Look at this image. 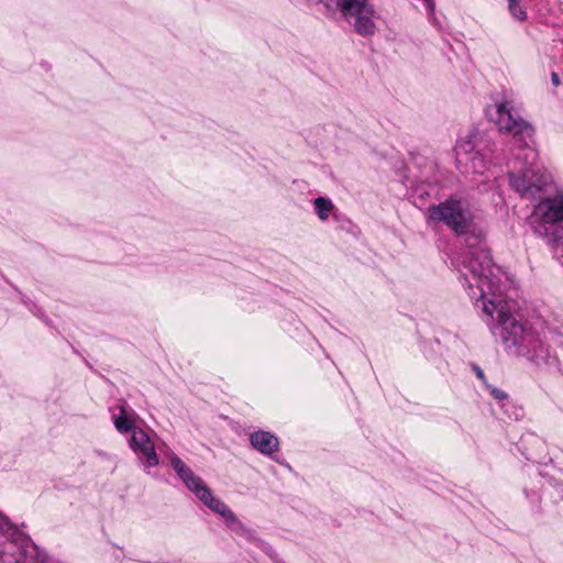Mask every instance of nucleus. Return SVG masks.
Segmentation results:
<instances>
[{
    "instance_id": "nucleus-1",
    "label": "nucleus",
    "mask_w": 563,
    "mask_h": 563,
    "mask_svg": "<svg viewBox=\"0 0 563 563\" xmlns=\"http://www.w3.org/2000/svg\"><path fill=\"white\" fill-rule=\"evenodd\" d=\"M432 221L443 222L459 235L466 234L467 250L452 258L451 264L457 278L482 310V317L495 336H499L508 354L522 356L545 371H559V360L554 352L531 328L519 322L510 300L509 291L514 280L493 263L489 251L481 233H471L473 217L465 203L448 199L428 208Z\"/></svg>"
},
{
    "instance_id": "nucleus-2",
    "label": "nucleus",
    "mask_w": 563,
    "mask_h": 563,
    "mask_svg": "<svg viewBox=\"0 0 563 563\" xmlns=\"http://www.w3.org/2000/svg\"><path fill=\"white\" fill-rule=\"evenodd\" d=\"M512 150L517 152L508 162L510 185L522 198L534 199L550 184L551 176L536 163L538 154L528 140Z\"/></svg>"
},
{
    "instance_id": "nucleus-3",
    "label": "nucleus",
    "mask_w": 563,
    "mask_h": 563,
    "mask_svg": "<svg viewBox=\"0 0 563 563\" xmlns=\"http://www.w3.org/2000/svg\"><path fill=\"white\" fill-rule=\"evenodd\" d=\"M19 529L0 512V562L46 563L44 554L29 539H20Z\"/></svg>"
},
{
    "instance_id": "nucleus-4",
    "label": "nucleus",
    "mask_w": 563,
    "mask_h": 563,
    "mask_svg": "<svg viewBox=\"0 0 563 563\" xmlns=\"http://www.w3.org/2000/svg\"><path fill=\"white\" fill-rule=\"evenodd\" d=\"M455 162L457 168L465 174L483 175L489 164L497 158L493 157L494 150L489 145L479 146L473 140H461L455 145Z\"/></svg>"
},
{
    "instance_id": "nucleus-5",
    "label": "nucleus",
    "mask_w": 563,
    "mask_h": 563,
    "mask_svg": "<svg viewBox=\"0 0 563 563\" xmlns=\"http://www.w3.org/2000/svg\"><path fill=\"white\" fill-rule=\"evenodd\" d=\"M490 117L496 121L499 130L512 134V147L531 140L533 135V128L516 113L508 101L500 102L495 107V114Z\"/></svg>"
},
{
    "instance_id": "nucleus-6",
    "label": "nucleus",
    "mask_w": 563,
    "mask_h": 563,
    "mask_svg": "<svg viewBox=\"0 0 563 563\" xmlns=\"http://www.w3.org/2000/svg\"><path fill=\"white\" fill-rule=\"evenodd\" d=\"M533 217L544 228L549 243L552 245L558 241L560 230H563V194H556L553 197L541 200L533 210Z\"/></svg>"
},
{
    "instance_id": "nucleus-7",
    "label": "nucleus",
    "mask_w": 563,
    "mask_h": 563,
    "mask_svg": "<svg viewBox=\"0 0 563 563\" xmlns=\"http://www.w3.org/2000/svg\"><path fill=\"white\" fill-rule=\"evenodd\" d=\"M129 448L136 455L140 465L144 472L150 473V470L159 464V457L156 452L155 443L150 434L143 430H134L129 439Z\"/></svg>"
},
{
    "instance_id": "nucleus-8",
    "label": "nucleus",
    "mask_w": 563,
    "mask_h": 563,
    "mask_svg": "<svg viewBox=\"0 0 563 563\" xmlns=\"http://www.w3.org/2000/svg\"><path fill=\"white\" fill-rule=\"evenodd\" d=\"M343 18L352 23L354 31L361 36L371 37L377 31L376 20L379 14L369 1L343 14Z\"/></svg>"
},
{
    "instance_id": "nucleus-9",
    "label": "nucleus",
    "mask_w": 563,
    "mask_h": 563,
    "mask_svg": "<svg viewBox=\"0 0 563 563\" xmlns=\"http://www.w3.org/2000/svg\"><path fill=\"white\" fill-rule=\"evenodd\" d=\"M167 457L178 477L191 493L196 494L200 487L206 485L177 454L170 452Z\"/></svg>"
},
{
    "instance_id": "nucleus-10",
    "label": "nucleus",
    "mask_w": 563,
    "mask_h": 563,
    "mask_svg": "<svg viewBox=\"0 0 563 563\" xmlns=\"http://www.w3.org/2000/svg\"><path fill=\"white\" fill-rule=\"evenodd\" d=\"M250 443L254 450L263 455H272L279 450L278 438L265 430H256L250 434Z\"/></svg>"
},
{
    "instance_id": "nucleus-11",
    "label": "nucleus",
    "mask_w": 563,
    "mask_h": 563,
    "mask_svg": "<svg viewBox=\"0 0 563 563\" xmlns=\"http://www.w3.org/2000/svg\"><path fill=\"white\" fill-rule=\"evenodd\" d=\"M195 496L205 504L210 510L220 515L225 521L234 512L221 499L214 497L207 485H203L196 492Z\"/></svg>"
},
{
    "instance_id": "nucleus-12",
    "label": "nucleus",
    "mask_w": 563,
    "mask_h": 563,
    "mask_svg": "<svg viewBox=\"0 0 563 563\" xmlns=\"http://www.w3.org/2000/svg\"><path fill=\"white\" fill-rule=\"evenodd\" d=\"M195 496L205 504L210 510L220 515L225 521L234 512L221 499L214 497L207 485H203L196 492Z\"/></svg>"
},
{
    "instance_id": "nucleus-13",
    "label": "nucleus",
    "mask_w": 563,
    "mask_h": 563,
    "mask_svg": "<svg viewBox=\"0 0 563 563\" xmlns=\"http://www.w3.org/2000/svg\"><path fill=\"white\" fill-rule=\"evenodd\" d=\"M113 423L118 432L133 434L134 430H140L134 421L128 416L124 406H120V415L113 416Z\"/></svg>"
},
{
    "instance_id": "nucleus-14",
    "label": "nucleus",
    "mask_w": 563,
    "mask_h": 563,
    "mask_svg": "<svg viewBox=\"0 0 563 563\" xmlns=\"http://www.w3.org/2000/svg\"><path fill=\"white\" fill-rule=\"evenodd\" d=\"M314 211L322 221L329 219L331 211L334 209L333 202L329 198L318 197L313 200Z\"/></svg>"
},
{
    "instance_id": "nucleus-15",
    "label": "nucleus",
    "mask_w": 563,
    "mask_h": 563,
    "mask_svg": "<svg viewBox=\"0 0 563 563\" xmlns=\"http://www.w3.org/2000/svg\"><path fill=\"white\" fill-rule=\"evenodd\" d=\"M508 10L511 15L518 21H525L527 19L526 9L519 4L518 0H507Z\"/></svg>"
},
{
    "instance_id": "nucleus-16",
    "label": "nucleus",
    "mask_w": 563,
    "mask_h": 563,
    "mask_svg": "<svg viewBox=\"0 0 563 563\" xmlns=\"http://www.w3.org/2000/svg\"><path fill=\"white\" fill-rule=\"evenodd\" d=\"M368 0H335L342 15L366 3Z\"/></svg>"
},
{
    "instance_id": "nucleus-17",
    "label": "nucleus",
    "mask_w": 563,
    "mask_h": 563,
    "mask_svg": "<svg viewBox=\"0 0 563 563\" xmlns=\"http://www.w3.org/2000/svg\"><path fill=\"white\" fill-rule=\"evenodd\" d=\"M227 527L235 534L245 526L239 518L233 514L225 521Z\"/></svg>"
},
{
    "instance_id": "nucleus-18",
    "label": "nucleus",
    "mask_w": 563,
    "mask_h": 563,
    "mask_svg": "<svg viewBox=\"0 0 563 563\" xmlns=\"http://www.w3.org/2000/svg\"><path fill=\"white\" fill-rule=\"evenodd\" d=\"M258 549H261L263 552H265L269 558L274 559L276 556L275 550L264 540L260 539L258 537L254 541V543Z\"/></svg>"
},
{
    "instance_id": "nucleus-19",
    "label": "nucleus",
    "mask_w": 563,
    "mask_h": 563,
    "mask_svg": "<svg viewBox=\"0 0 563 563\" xmlns=\"http://www.w3.org/2000/svg\"><path fill=\"white\" fill-rule=\"evenodd\" d=\"M486 387L489 391V394L498 401L503 402L505 400H508V394L504 390L498 389L497 387H494L493 385L486 384Z\"/></svg>"
},
{
    "instance_id": "nucleus-20",
    "label": "nucleus",
    "mask_w": 563,
    "mask_h": 563,
    "mask_svg": "<svg viewBox=\"0 0 563 563\" xmlns=\"http://www.w3.org/2000/svg\"><path fill=\"white\" fill-rule=\"evenodd\" d=\"M236 534L252 543H254V541L257 538V536L255 534V531L247 528L246 526H244Z\"/></svg>"
},
{
    "instance_id": "nucleus-21",
    "label": "nucleus",
    "mask_w": 563,
    "mask_h": 563,
    "mask_svg": "<svg viewBox=\"0 0 563 563\" xmlns=\"http://www.w3.org/2000/svg\"><path fill=\"white\" fill-rule=\"evenodd\" d=\"M552 246L555 254L563 258V229L559 231L558 241Z\"/></svg>"
},
{
    "instance_id": "nucleus-22",
    "label": "nucleus",
    "mask_w": 563,
    "mask_h": 563,
    "mask_svg": "<svg viewBox=\"0 0 563 563\" xmlns=\"http://www.w3.org/2000/svg\"><path fill=\"white\" fill-rule=\"evenodd\" d=\"M424 5H426V9H427V12H428V15L431 18L434 15V9H435V3H434V0H422Z\"/></svg>"
},
{
    "instance_id": "nucleus-23",
    "label": "nucleus",
    "mask_w": 563,
    "mask_h": 563,
    "mask_svg": "<svg viewBox=\"0 0 563 563\" xmlns=\"http://www.w3.org/2000/svg\"><path fill=\"white\" fill-rule=\"evenodd\" d=\"M95 454L97 456H99L100 459L102 460H106V461H109V462H113L114 461V456L108 452H104L102 450H95Z\"/></svg>"
},
{
    "instance_id": "nucleus-24",
    "label": "nucleus",
    "mask_w": 563,
    "mask_h": 563,
    "mask_svg": "<svg viewBox=\"0 0 563 563\" xmlns=\"http://www.w3.org/2000/svg\"><path fill=\"white\" fill-rule=\"evenodd\" d=\"M473 369H474L477 378H479L484 384H487L486 383V376H485L483 369L479 366H477V365H474Z\"/></svg>"
},
{
    "instance_id": "nucleus-25",
    "label": "nucleus",
    "mask_w": 563,
    "mask_h": 563,
    "mask_svg": "<svg viewBox=\"0 0 563 563\" xmlns=\"http://www.w3.org/2000/svg\"><path fill=\"white\" fill-rule=\"evenodd\" d=\"M551 81L555 87L560 85V77L556 73L551 74Z\"/></svg>"
},
{
    "instance_id": "nucleus-26",
    "label": "nucleus",
    "mask_w": 563,
    "mask_h": 563,
    "mask_svg": "<svg viewBox=\"0 0 563 563\" xmlns=\"http://www.w3.org/2000/svg\"><path fill=\"white\" fill-rule=\"evenodd\" d=\"M317 2H318V3H321V2H322V0H317Z\"/></svg>"
}]
</instances>
